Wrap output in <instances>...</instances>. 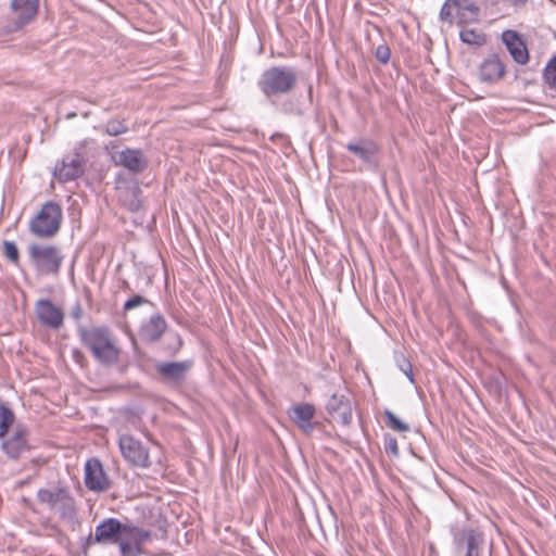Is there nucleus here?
I'll return each mask as SVG.
<instances>
[{
	"label": "nucleus",
	"mask_w": 556,
	"mask_h": 556,
	"mask_svg": "<svg viewBox=\"0 0 556 556\" xmlns=\"http://www.w3.org/2000/svg\"><path fill=\"white\" fill-rule=\"evenodd\" d=\"M73 358L79 363L80 361L85 359V355L83 354V352H80L79 350H74L73 351Z\"/></svg>",
	"instance_id": "39"
},
{
	"label": "nucleus",
	"mask_w": 556,
	"mask_h": 556,
	"mask_svg": "<svg viewBox=\"0 0 556 556\" xmlns=\"http://www.w3.org/2000/svg\"><path fill=\"white\" fill-rule=\"evenodd\" d=\"M507 1L515 7L523 5L527 2V0H507Z\"/></svg>",
	"instance_id": "40"
},
{
	"label": "nucleus",
	"mask_w": 556,
	"mask_h": 556,
	"mask_svg": "<svg viewBox=\"0 0 556 556\" xmlns=\"http://www.w3.org/2000/svg\"><path fill=\"white\" fill-rule=\"evenodd\" d=\"M77 336L81 344L87 348L91 354H96L97 349L114 337L110 327L105 325L91 327L78 325Z\"/></svg>",
	"instance_id": "12"
},
{
	"label": "nucleus",
	"mask_w": 556,
	"mask_h": 556,
	"mask_svg": "<svg viewBox=\"0 0 556 556\" xmlns=\"http://www.w3.org/2000/svg\"><path fill=\"white\" fill-rule=\"evenodd\" d=\"M130 542L135 546L134 556L141 553V545L151 540V532L138 528L129 522L125 523V530L122 531L121 540Z\"/></svg>",
	"instance_id": "23"
},
{
	"label": "nucleus",
	"mask_w": 556,
	"mask_h": 556,
	"mask_svg": "<svg viewBox=\"0 0 556 556\" xmlns=\"http://www.w3.org/2000/svg\"><path fill=\"white\" fill-rule=\"evenodd\" d=\"M467 3H470L468 0H460V5L455 7L456 9V17H457V24L462 25L466 23L468 20L466 18V15L464 13V7H467Z\"/></svg>",
	"instance_id": "35"
},
{
	"label": "nucleus",
	"mask_w": 556,
	"mask_h": 556,
	"mask_svg": "<svg viewBox=\"0 0 556 556\" xmlns=\"http://www.w3.org/2000/svg\"><path fill=\"white\" fill-rule=\"evenodd\" d=\"M125 530V523L121 522L116 518L104 519L101 523L96 527L94 535L89 534L86 538L84 549L87 548L91 542L98 544H115L121 541L122 531Z\"/></svg>",
	"instance_id": "10"
},
{
	"label": "nucleus",
	"mask_w": 556,
	"mask_h": 556,
	"mask_svg": "<svg viewBox=\"0 0 556 556\" xmlns=\"http://www.w3.org/2000/svg\"><path fill=\"white\" fill-rule=\"evenodd\" d=\"M326 410L336 422L343 426L352 421V404L350 397L344 394H332L327 401Z\"/></svg>",
	"instance_id": "18"
},
{
	"label": "nucleus",
	"mask_w": 556,
	"mask_h": 556,
	"mask_svg": "<svg viewBox=\"0 0 556 556\" xmlns=\"http://www.w3.org/2000/svg\"><path fill=\"white\" fill-rule=\"evenodd\" d=\"M129 130L125 119L112 118L104 125V131L109 136H119L126 134Z\"/></svg>",
	"instance_id": "26"
},
{
	"label": "nucleus",
	"mask_w": 556,
	"mask_h": 556,
	"mask_svg": "<svg viewBox=\"0 0 556 556\" xmlns=\"http://www.w3.org/2000/svg\"><path fill=\"white\" fill-rule=\"evenodd\" d=\"M35 312L41 325L52 329H59L63 326L64 314L50 300H38L35 305Z\"/></svg>",
	"instance_id": "19"
},
{
	"label": "nucleus",
	"mask_w": 556,
	"mask_h": 556,
	"mask_svg": "<svg viewBox=\"0 0 556 556\" xmlns=\"http://www.w3.org/2000/svg\"><path fill=\"white\" fill-rule=\"evenodd\" d=\"M459 38L463 42L477 47L483 46L486 41L485 35L482 31L471 28L462 29L459 33Z\"/></svg>",
	"instance_id": "24"
},
{
	"label": "nucleus",
	"mask_w": 556,
	"mask_h": 556,
	"mask_svg": "<svg viewBox=\"0 0 556 556\" xmlns=\"http://www.w3.org/2000/svg\"><path fill=\"white\" fill-rule=\"evenodd\" d=\"M193 367V361L186 359L182 362H160L155 365V370L161 380L167 384L178 387L181 386Z\"/></svg>",
	"instance_id": "11"
},
{
	"label": "nucleus",
	"mask_w": 556,
	"mask_h": 556,
	"mask_svg": "<svg viewBox=\"0 0 556 556\" xmlns=\"http://www.w3.org/2000/svg\"><path fill=\"white\" fill-rule=\"evenodd\" d=\"M384 451L389 455L399 456L400 450L396 438L392 437L391 434L384 435Z\"/></svg>",
	"instance_id": "32"
},
{
	"label": "nucleus",
	"mask_w": 556,
	"mask_h": 556,
	"mask_svg": "<svg viewBox=\"0 0 556 556\" xmlns=\"http://www.w3.org/2000/svg\"><path fill=\"white\" fill-rule=\"evenodd\" d=\"M86 161L78 150L64 155L53 170V176L60 182H67L77 179L85 172Z\"/></svg>",
	"instance_id": "9"
},
{
	"label": "nucleus",
	"mask_w": 556,
	"mask_h": 556,
	"mask_svg": "<svg viewBox=\"0 0 556 556\" xmlns=\"http://www.w3.org/2000/svg\"><path fill=\"white\" fill-rule=\"evenodd\" d=\"M116 544L119 545V549H121V553L123 556H128L130 554L134 556V553H135L134 544H131L130 542L124 541V539H122Z\"/></svg>",
	"instance_id": "36"
},
{
	"label": "nucleus",
	"mask_w": 556,
	"mask_h": 556,
	"mask_svg": "<svg viewBox=\"0 0 556 556\" xmlns=\"http://www.w3.org/2000/svg\"><path fill=\"white\" fill-rule=\"evenodd\" d=\"M62 208L53 201L46 202L29 223V231L38 238H51L61 227Z\"/></svg>",
	"instance_id": "3"
},
{
	"label": "nucleus",
	"mask_w": 556,
	"mask_h": 556,
	"mask_svg": "<svg viewBox=\"0 0 556 556\" xmlns=\"http://www.w3.org/2000/svg\"><path fill=\"white\" fill-rule=\"evenodd\" d=\"M166 329L167 323L164 316L156 313L141 324L138 334L144 343H155L162 339Z\"/></svg>",
	"instance_id": "21"
},
{
	"label": "nucleus",
	"mask_w": 556,
	"mask_h": 556,
	"mask_svg": "<svg viewBox=\"0 0 556 556\" xmlns=\"http://www.w3.org/2000/svg\"><path fill=\"white\" fill-rule=\"evenodd\" d=\"M85 485L94 492H105L111 488V481L98 458H90L85 464Z\"/></svg>",
	"instance_id": "15"
},
{
	"label": "nucleus",
	"mask_w": 556,
	"mask_h": 556,
	"mask_svg": "<svg viewBox=\"0 0 556 556\" xmlns=\"http://www.w3.org/2000/svg\"><path fill=\"white\" fill-rule=\"evenodd\" d=\"M27 252L31 264L40 274L50 275L59 273L63 255L56 245L30 243Z\"/></svg>",
	"instance_id": "4"
},
{
	"label": "nucleus",
	"mask_w": 556,
	"mask_h": 556,
	"mask_svg": "<svg viewBox=\"0 0 556 556\" xmlns=\"http://www.w3.org/2000/svg\"><path fill=\"white\" fill-rule=\"evenodd\" d=\"M465 11L470 13L471 21H477L479 13H480V9L477 4H475L473 2L467 3V7H464V12Z\"/></svg>",
	"instance_id": "38"
},
{
	"label": "nucleus",
	"mask_w": 556,
	"mask_h": 556,
	"mask_svg": "<svg viewBox=\"0 0 556 556\" xmlns=\"http://www.w3.org/2000/svg\"><path fill=\"white\" fill-rule=\"evenodd\" d=\"M395 363L397 368L408 378L412 383H415L413 374V366L403 353L395 355Z\"/></svg>",
	"instance_id": "29"
},
{
	"label": "nucleus",
	"mask_w": 556,
	"mask_h": 556,
	"mask_svg": "<svg viewBox=\"0 0 556 556\" xmlns=\"http://www.w3.org/2000/svg\"><path fill=\"white\" fill-rule=\"evenodd\" d=\"M290 420L306 435H311L319 422L314 421L316 408L311 403H299L292 405L288 412Z\"/></svg>",
	"instance_id": "13"
},
{
	"label": "nucleus",
	"mask_w": 556,
	"mask_h": 556,
	"mask_svg": "<svg viewBox=\"0 0 556 556\" xmlns=\"http://www.w3.org/2000/svg\"><path fill=\"white\" fill-rule=\"evenodd\" d=\"M37 501L55 511L60 519L77 522L76 501L67 486L59 484L53 489H39Z\"/></svg>",
	"instance_id": "2"
},
{
	"label": "nucleus",
	"mask_w": 556,
	"mask_h": 556,
	"mask_svg": "<svg viewBox=\"0 0 556 556\" xmlns=\"http://www.w3.org/2000/svg\"><path fill=\"white\" fill-rule=\"evenodd\" d=\"M91 355L99 364L104 367H112L117 365L121 358V349L116 344L115 337L97 349L96 354Z\"/></svg>",
	"instance_id": "22"
},
{
	"label": "nucleus",
	"mask_w": 556,
	"mask_h": 556,
	"mask_svg": "<svg viewBox=\"0 0 556 556\" xmlns=\"http://www.w3.org/2000/svg\"><path fill=\"white\" fill-rule=\"evenodd\" d=\"M111 160L117 166H123L128 170L139 174L147 167V160L140 150L126 148L122 151L111 153Z\"/></svg>",
	"instance_id": "20"
},
{
	"label": "nucleus",
	"mask_w": 556,
	"mask_h": 556,
	"mask_svg": "<svg viewBox=\"0 0 556 556\" xmlns=\"http://www.w3.org/2000/svg\"><path fill=\"white\" fill-rule=\"evenodd\" d=\"M10 8L16 17L13 20V26L10 31L22 29L25 25L29 24L38 14L39 0H11Z\"/></svg>",
	"instance_id": "16"
},
{
	"label": "nucleus",
	"mask_w": 556,
	"mask_h": 556,
	"mask_svg": "<svg viewBox=\"0 0 556 556\" xmlns=\"http://www.w3.org/2000/svg\"><path fill=\"white\" fill-rule=\"evenodd\" d=\"M1 451L12 460L20 459L25 453L30 452L34 446L30 443V432L25 424L16 422L11 432L7 435L0 437Z\"/></svg>",
	"instance_id": "5"
},
{
	"label": "nucleus",
	"mask_w": 556,
	"mask_h": 556,
	"mask_svg": "<svg viewBox=\"0 0 556 556\" xmlns=\"http://www.w3.org/2000/svg\"><path fill=\"white\" fill-rule=\"evenodd\" d=\"M127 368H128V364H124V365H122V366L119 367V372H122V374H123V372H125V371L127 370Z\"/></svg>",
	"instance_id": "41"
},
{
	"label": "nucleus",
	"mask_w": 556,
	"mask_h": 556,
	"mask_svg": "<svg viewBox=\"0 0 556 556\" xmlns=\"http://www.w3.org/2000/svg\"><path fill=\"white\" fill-rule=\"evenodd\" d=\"M383 415L387 426L392 430L397 432H407L409 430L408 425L399 419L391 410L386 409Z\"/></svg>",
	"instance_id": "28"
},
{
	"label": "nucleus",
	"mask_w": 556,
	"mask_h": 556,
	"mask_svg": "<svg viewBox=\"0 0 556 556\" xmlns=\"http://www.w3.org/2000/svg\"><path fill=\"white\" fill-rule=\"evenodd\" d=\"M70 315L76 321H79L83 318L84 309L79 301H76V303L72 306Z\"/></svg>",
	"instance_id": "37"
},
{
	"label": "nucleus",
	"mask_w": 556,
	"mask_h": 556,
	"mask_svg": "<svg viewBox=\"0 0 556 556\" xmlns=\"http://www.w3.org/2000/svg\"><path fill=\"white\" fill-rule=\"evenodd\" d=\"M375 56L381 64H387L390 61L391 50L387 45H379L376 48Z\"/></svg>",
	"instance_id": "33"
},
{
	"label": "nucleus",
	"mask_w": 556,
	"mask_h": 556,
	"mask_svg": "<svg viewBox=\"0 0 556 556\" xmlns=\"http://www.w3.org/2000/svg\"><path fill=\"white\" fill-rule=\"evenodd\" d=\"M3 253L5 257L14 265L20 263V252L17 245L13 241H3Z\"/></svg>",
	"instance_id": "31"
},
{
	"label": "nucleus",
	"mask_w": 556,
	"mask_h": 556,
	"mask_svg": "<svg viewBox=\"0 0 556 556\" xmlns=\"http://www.w3.org/2000/svg\"><path fill=\"white\" fill-rule=\"evenodd\" d=\"M460 5V0H445L440 10V20L447 23L450 26L455 22V15L453 13L455 7Z\"/></svg>",
	"instance_id": "27"
},
{
	"label": "nucleus",
	"mask_w": 556,
	"mask_h": 556,
	"mask_svg": "<svg viewBox=\"0 0 556 556\" xmlns=\"http://www.w3.org/2000/svg\"><path fill=\"white\" fill-rule=\"evenodd\" d=\"M502 42L505 45L513 60L525 65L529 61V51L522 36L514 29H506L501 35Z\"/></svg>",
	"instance_id": "17"
},
{
	"label": "nucleus",
	"mask_w": 556,
	"mask_h": 556,
	"mask_svg": "<svg viewBox=\"0 0 556 556\" xmlns=\"http://www.w3.org/2000/svg\"><path fill=\"white\" fill-rule=\"evenodd\" d=\"M484 543V533L479 528L464 527L453 531L454 549L458 555L481 556Z\"/></svg>",
	"instance_id": "6"
},
{
	"label": "nucleus",
	"mask_w": 556,
	"mask_h": 556,
	"mask_svg": "<svg viewBox=\"0 0 556 556\" xmlns=\"http://www.w3.org/2000/svg\"><path fill=\"white\" fill-rule=\"evenodd\" d=\"M15 415L13 410L3 405L0 404V437H4L8 434L10 428L15 425Z\"/></svg>",
	"instance_id": "25"
},
{
	"label": "nucleus",
	"mask_w": 556,
	"mask_h": 556,
	"mask_svg": "<svg viewBox=\"0 0 556 556\" xmlns=\"http://www.w3.org/2000/svg\"><path fill=\"white\" fill-rule=\"evenodd\" d=\"M111 148H115L116 147V143L115 142H110V144L106 146V150H109Z\"/></svg>",
	"instance_id": "42"
},
{
	"label": "nucleus",
	"mask_w": 556,
	"mask_h": 556,
	"mask_svg": "<svg viewBox=\"0 0 556 556\" xmlns=\"http://www.w3.org/2000/svg\"><path fill=\"white\" fill-rule=\"evenodd\" d=\"M296 83L298 73L294 67L274 65L262 73L257 86L267 99H271L291 93Z\"/></svg>",
	"instance_id": "1"
},
{
	"label": "nucleus",
	"mask_w": 556,
	"mask_h": 556,
	"mask_svg": "<svg viewBox=\"0 0 556 556\" xmlns=\"http://www.w3.org/2000/svg\"><path fill=\"white\" fill-rule=\"evenodd\" d=\"M118 446L125 460L134 467L149 468L151 466L148 447L134 435L122 434Z\"/></svg>",
	"instance_id": "8"
},
{
	"label": "nucleus",
	"mask_w": 556,
	"mask_h": 556,
	"mask_svg": "<svg viewBox=\"0 0 556 556\" xmlns=\"http://www.w3.org/2000/svg\"><path fill=\"white\" fill-rule=\"evenodd\" d=\"M150 303V301L142 295L136 294L132 298L128 299L124 304V311H130L134 309L142 304Z\"/></svg>",
	"instance_id": "34"
},
{
	"label": "nucleus",
	"mask_w": 556,
	"mask_h": 556,
	"mask_svg": "<svg viewBox=\"0 0 556 556\" xmlns=\"http://www.w3.org/2000/svg\"><path fill=\"white\" fill-rule=\"evenodd\" d=\"M479 79L489 85L503 80L506 76V64L497 53L484 58L478 68Z\"/></svg>",
	"instance_id": "14"
},
{
	"label": "nucleus",
	"mask_w": 556,
	"mask_h": 556,
	"mask_svg": "<svg viewBox=\"0 0 556 556\" xmlns=\"http://www.w3.org/2000/svg\"><path fill=\"white\" fill-rule=\"evenodd\" d=\"M346 150L355 155L362 164L370 170H377L380 164V146L366 137L356 138L345 146Z\"/></svg>",
	"instance_id": "7"
},
{
	"label": "nucleus",
	"mask_w": 556,
	"mask_h": 556,
	"mask_svg": "<svg viewBox=\"0 0 556 556\" xmlns=\"http://www.w3.org/2000/svg\"><path fill=\"white\" fill-rule=\"evenodd\" d=\"M543 77L551 88H556V54L545 65Z\"/></svg>",
	"instance_id": "30"
}]
</instances>
